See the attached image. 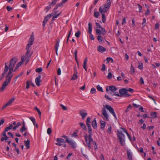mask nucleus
Returning <instances> with one entry per match:
<instances>
[{
    "mask_svg": "<svg viewBox=\"0 0 160 160\" xmlns=\"http://www.w3.org/2000/svg\"><path fill=\"white\" fill-rule=\"evenodd\" d=\"M106 109L109 111L110 112L114 117L116 118V115L115 113L113 108L109 105H103V108L101 110V113L102 115L103 116L104 119L106 121H108L109 120V116Z\"/></svg>",
    "mask_w": 160,
    "mask_h": 160,
    "instance_id": "f257e3e1",
    "label": "nucleus"
},
{
    "mask_svg": "<svg viewBox=\"0 0 160 160\" xmlns=\"http://www.w3.org/2000/svg\"><path fill=\"white\" fill-rule=\"evenodd\" d=\"M88 133L89 134L88 136L87 134L84 136L85 138V140L86 142L88 147V149L90 150L91 148V145H93L94 148L95 150L97 149L96 143L95 141H94L92 138V129L91 128H88Z\"/></svg>",
    "mask_w": 160,
    "mask_h": 160,
    "instance_id": "f03ea898",
    "label": "nucleus"
},
{
    "mask_svg": "<svg viewBox=\"0 0 160 160\" xmlns=\"http://www.w3.org/2000/svg\"><path fill=\"white\" fill-rule=\"evenodd\" d=\"M17 61V59L15 58H12L10 62L9 65V70L8 73V76L9 75H11L13 72V68L14 67Z\"/></svg>",
    "mask_w": 160,
    "mask_h": 160,
    "instance_id": "7ed1b4c3",
    "label": "nucleus"
},
{
    "mask_svg": "<svg viewBox=\"0 0 160 160\" xmlns=\"http://www.w3.org/2000/svg\"><path fill=\"white\" fill-rule=\"evenodd\" d=\"M8 76V74L6 77V80L3 82L2 87L0 89V91L3 92L6 88V86L8 85L10 82L11 78L12 77V75H9Z\"/></svg>",
    "mask_w": 160,
    "mask_h": 160,
    "instance_id": "20e7f679",
    "label": "nucleus"
},
{
    "mask_svg": "<svg viewBox=\"0 0 160 160\" xmlns=\"http://www.w3.org/2000/svg\"><path fill=\"white\" fill-rule=\"evenodd\" d=\"M118 89L114 86L111 85L106 88V91L112 96H115V93H117L116 91Z\"/></svg>",
    "mask_w": 160,
    "mask_h": 160,
    "instance_id": "39448f33",
    "label": "nucleus"
},
{
    "mask_svg": "<svg viewBox=\"0 0 160 160\" xmlns=\"http://www.w3.org/2000/svg\"><path fill=\"white\" fill-rule=\"evenodd\" d=\"M111 4L108 3L104 4L99 8V11L101 13L106 12L109 8Z\"/></svg>",
    "mask_w": 160,
    "mask_h": 160,
    "instance_id": "423d86ee",
    "label": "nucleus"
},
{
    "mask_svg": "<svg viewBox=\"0 0 160 160\" xmlns=\"http://www.w3.org/2000/svg\"><path fill=\"white\" fill-rule=\"evenodd\" d=\"M66 142L68 143V145L73 148H77V143L72 139L69 138L68 140H67Z\"/></svg>",
    "mask_w": 160,
    "mask_h": 160,
    "instance_id": "0eeeda50",
    "label": "nucleus"
},
{
    "mask_svg": "<svg viewBox=\"0 0 160 160\" xmlns=\"http://www.w3.org/2000/svg\"><path fill=\"white\" fill-rule=\"evenodd\" d=\"M117 137L119 138L121 145L124 146L125 144V136L124 135H119Z\"/></svg>",
    "mask_w": 160,
    "mask_h": 160,
    "instance_id": "6e6552de",
    "label": "nucleus"
},
{
    "mask_svg": "<svg viewBox=\"0 0 160 160\" xmlns=\"http://www.w3.org/2000/svg\"><path fill=\"white\" fill-rule=\"evenodd\" d=\"M96 34L98 35L97 39L99 42H102L103 40V38L101 36L102 34L101 30L99 29H97L96 30Z\"/></svg>",
    "mask_w": 160,
    "mask_h": 160,
    "instance_id": "1a4fd4ad",
    "label": "nucleus"
},
{
    "mask_svg": "<svg viewBox=\"0 0 160 160\" xmlns=\"http://www.w3.org/2000/svg\"><path fill=\"white\" fill-rule=\"evenodd\" d=\"M88 32L90 34V38L91 40H94V38L93 35L92 34V25L91 23L89 22L88 24Z\"/></svg>",
    "mask_w": 160,
    "mask_h": 160,
    "instance_id": "9d476101",
    "label": "nucleus"
},
{
    "mask_svg": "<svg viewBox=\"0 0 160 160\" xmlns=\"http://www.w3.org/2000/svg\"><path fill=\"white\" fill-rule=\"evenodd\" d=\"M79 114L82 117V119H84L88 115V113L86 110L84 109L80 110L79 111Z\"/></svg>",
    "mask_w": 160,
    "mask_h": 160,
    "instance_id": "9b49d317",
    "label": "nucleus"
},
{
    "mask_svg": "<svg viewBox=\"0 0 160 160\" xmlns=\"http://www.w3.org/2000/svg\"><path fill=\"white\" fill-rule=\"evenodd\" d=\"M95 24L97 27L98 28L101 29V30H100L101 32H102V35H105L107 32L105 30V29L102 28V26L98 22H96Z\"/></svg>",
    "mask_w": 160,
    "mask_h": 160,
    "instance_id": "f8f14e48",
    "label": "nucleus"
},
{
    "mask_svg": "<svg viewBox=\"0 0 160 160\" xmlns=\"http://www.w3.org/2000/svg\"><path fill=\"white\" fill-rule=\"evenodd\" d=\"M125 90V88H123L120 89L119 90V94L118 92H117V93H115V96H116L120 97L123 96Z\"/></svg>",
    "mask_w": 160,
    "mask_h": 160,
    "instance_id": "ddd939ff",
    "label": "nucleus"
},
{
    "mask_svg": "<svg viewBox=\"0 0 160 160\" xmlns=\"http://www.w3.org/2000/svg\"><path fill=\"white\" fill-rule=\"evenodd\" d=\"M8 64V62H6L5 63V66L4 72L2 74L1 76L0 77V81H1L3 78L5 74L7 72L8 70V67L7 65Z\"/></svg>",
    "mask_w": 160,
    "mask_h": 160,
    "instance_id": "4468645a",
    "label": "nucleus"
},
{
    "mask_svg": "<svg viewBox=\"0 0 160 160\" xmlns=\"http://www.w3.org/2000/svg\"><path fill=\"white\" fill-rule=\"evenodd\" d=\"M127 155L128 160H132V153L130 149L127 150Z\"/></svg>",
    "mask_w": 160,
    "mask_h": 160,
    "instance_id": "2eb2a0df",
    "label": "nucleus"
},
{
    "mask_svg": "<svg viewBox=\"0 0 160 160\" xmlns=\"http://www.w3.org/2000/svg\"><path fill=\"white\" fill-rule=\"evenodd\" d=\"M6 132H5V131H4L2 134V137L1 139V142L3 141L4 140L6 141L9 138L7 136Z\"/></svg>",
    "mask_w": 160,
    "mask_h": 160,
    "instance_id": "dca6fc26",
    "label": "nucleus"
},
{
    "mask_svg": "<svg viewBox=\"0 0 160 160\" xmlns=\"http://www.w3.org/2000/svg\"><path fill=\"white\" fill-rule=\"evenodd\" d=\"M41 78V76L39 75L38 77H37L35 80V82L37 85L38 86H39L40 85V78Z\"/></svg>",
    "mask_w": 160,
    "mask_h": 160,
    "instance_id": "f3484780",
    "label": "nucleus"
},
{
    "mask_svg": "<svg viewBox=\"0 0 160 160\" xmlns=\"http://www.w3.org/2000/svg\"><path fill=\"white\" fill-rule=\"evenodd\" d=\"M97 50L99 52L102 53L106 51V50L105 48L100 45H99L98 47Z\"/></svg>",
    "mask_w": 160,
    "mask_h": 160,
    "instance_id": "a211bd4d",
    "label": "nucleus"
},
{
    "mask_svg": "<svg viewBox=\"0 0 160 160\" xmlns=\"http://www.w3.org/2000/svg\"><path fill=\"white\" fill-rule=\"evenodd\" d=\"M100 122L101 128L102 130H103L106 126V123L104 121L102 120L100 121Z\"/></svg>",
    "mask_w": 160,
    "mask_h": 160,
    "instance_id": "6ab92c4d",
    "label": "nucleus"
},
{
    "mask_svg": "<svg viewBox=\"0 0 160 160\" xmlns=\"http://www.w3.org/2000/svg\"><path fill=\"white\" fill-rule=\"evenodd\" d=\"M15 98L12 97L11 98L10 100L6 104L7 106L10 105L12 102L14 101Z\"/></svg>",
    "mask_w": 160,
    "mask_h": 160,
    "instance_id": "aec40b11",
    "label": "nucleus"
},
{
    "mask_svg": "<svg viewBox=\"0 0 160 160\" xmlns=\"http://www.w3.org/2000/svg\"><path fill=\"white\" fill-rule=\"evenodd\" d=\"M88 61V58L87 57L86 58L84 59L83 62V68L87 72V64Z\"/></svg>",
    "mask_w": 160,
    "mask_h": 160,
    "instance_id": "412c9836",
    "label": "nucleus"
},
{
    "mask_svg": "<svg viewBox=\"0 0 160 160\" xmlns=\"http://www.w3.org/2000/svg\"><path fill=\"white\" fill-rule=\"evenodd\" d=\"M59 40H57V43H56V44L55 45V46L56 54L57 55H58V47L59 46Z\"/></svg>",
    "mask_w": 160,
    "mask_h": 160,
    "instance_id": "4be33fe9",
    "label": "nucleus"
},
{
    "mask_svg": "<svg viewBox=\"0 0 160 160\" xmlns=\"http://www.w3.org/2000/svg\"><path fill=\"white\" fill-rule=\"evenodd\" d=\"M92 125L93 127L96 129L97 128V124L95 118L92 122Z\"/></svg>",
    "mask_w": 160,
    "mask_h": 160,
    "instance_id": "5701e85b",
    "label": "nucleus"
},
{
    "mask_svg": "<svg viewBox=\"0 0 160 160\" xmlns=\"http://www.w3.org/2000/svg\"><path fill=\"white\" fill-rule=\"evenodd\" d=\"M30 141L28 140L24 141V145L27 148H30Z\"/></svg>",
    "mask_w": 160,
    "mask_h": 160,
    "instance_id": "b1692460",
    "label": "nucleus"
},
{
    "mask_svg": "<svg viewBox=\"0 0 160 160\" xmlns=\"http://www.w3.org/2000/svg\"><path fill=\"white\" fill-rule=\"evenodd\" d=\"M107 126L108 127V129L107 130V132L109 134H110L111 133L112 130V126L110 124H108L107 125Z\"/></svg>",
    "mask_w": 160,
    "mask_h": 160,
    "instance_id": "393cba45",
    "label": "nucleus"
},
{
    "mask_svg": "<svg viewBox=\"0 0 160 160\" xmlns=\"http://www.w3.org/2000/svg\"><path fill=\"white\" fill-rule=\"evenodd\" d=\"M61 13V12L57 14H54L52 13V16H53L52 18V20H54L55 19V18H57L60 15Z\"/></svg>",
    "mask_w": 160,
    "mask_h": 160,
    "instance_id": "a878e982",
    "label": "nucleus"
},
{
    "mask_svg": "<svg viewBox=\"0 0 160 160\" xmlns=\"http://www.w3.org/2000/svg\"><path fill=\"white\" fill-rule=\"evenodd\" d=\"M77 73L78 72H76V73H74L73 74L71 80H75L76 79L78 78Z\"/></svg>",
    "mask_w": 160,
    "mask_h": 160,
    "instance_id": "bb28decb",
    "label": "nucleus"
},
{
    "mask_svg": "<svg viewBox=\"0 0 160 160\" xmlns=\"http://www.w3.org/2000/svg\"><path fill=\"white\" fill-rule=\"evenodd\" d=\"M34 39V37L33 35L31 36L28 41V42L30 43H33V42Z\"/></svg>",
    "mask_w": 160,
    "mask_h": 160,
    "instance_id": "cd10ccee",
    "label": "nucleus"
},
{
    "mask_svg": "<svg viewBox=\"0 0 160 160\" xmlns=\"http://www.w3.org/2000/svg\"><path fill=\"white\" fill-rule=\"evenodd\" d=\"M77 50L76 49L74 51V54L75 56V60L76 61L77 65H79V63L77 59Z\"/></svg>",
    "mask_w": 160,
    "mask_h": 160,
    "instance_id": "c85d7f7f",
    "label": "nucleus"
},
{
    "mask_svg": "<svg viewBox=\"0 0 160 160\" xmlns=\"http://www.w3.org/2000/svg\"><path fill=\"white\" fill-rule=\"evenodd\" d=\"M22 63V62H18L16 65V67L15 69L13 70L14 72H15L17 69H18V68L21 66Z\"/></svg>",
    "mask_w": 160,
    "mask_h": 160,
    "instance_id": "c756f323",
    "label": "nucleus"
},
{
    "mask_svg": "<svg viewBox=\"0 0 160 160\" xmlns=\"http://www.w3.org/2000/svg\"><path fill=\"white\" fill-rule=\"evenodd\" d=\"M150 115L151 116V118H155L157 117V112H152L151 113Z\"/></svg>",
    "mask_w": 160,
    "mask_h": 160,
    "instance_id": "7c9ffc66",
    "label": "nucleus"
},
{
    "mask_svg": "<svg viewBox=\"0 0 160 160\" xmlns=\"http://www.w3.org/2000/svg\"><path fill=\"white\" fill-rule=\"evenodd\" d=\"M58 0H52V2H49V4H50L51 6H54L57 3Z\"/></svg>",
    "mask_w": 160,
    "mask_h": 160,
    "instance_id": "2f4dec72",
    "label": "nucleus"
},
{
    "mask_svg": "<svg viewBox=\"0 0 160 160\" xmlns=\"http://www.w3.org/2000/svg\"><path fill=\"white\" fill-rule=\"evenodd\" d=\"M56 141L58 143L65 142L64 139L61 138H57L56 139Z\"/></svg>",
    "mask_w": 160,
    "mask_h": 160,
    "instance_id": "473e14b6",
    "label": "nucleus"
},
{
    "mask_svg": "<svg viewBox=\"0 0 160 160\" xmlns=\"http://www.w3.org/2000/svg\"><path fill=\"white\" fill-rule=\"evenodd\" d=\"M102 14V21L103 22L105 23L106 21V17L104 13H101Z\"/></svg>",
    "mask_w": 160,
    "mask_h": 160,
    "instance_id": "72a5a7b5",
    "label": "nucleus"
},
{
    "mask_svg": "<svg viewBox=\"0 0 160 160\" xmlns=\"http://www.w3.org/2000/svg\"><path fill=\"white\" fill-rule=\"evenodd\" d=\"M131 96V95L128 92L127 90L126 89L125 92H124V95L125 97H129Z\"/></svg>",
    "mask_w": 160,
    "mask_h": 160,
    "instance_id": "f704fd0d",
    "label": "nucleus"
},
{
    "mask_svg": "<svg viewBox=\"0 0 160 160\" xmlns=\"http://www.w3.org/2000/svg\"><path fill=\"white\" fill-rule=\"evenodd\" d=\"M35 109L36 110L38 113V114L39 115V118H41V112L40 111V110L38 109L37 107H35Z\"/></svg>",
    "mask_w": 160,
    "mask_h": 160,
    "instance_id": "c9c22d12",
    "label": "nucleus"
},
{
    "mask_svg": "<svg viewBox=\"0 0 160 160\" xmlns=\"http://www.w3.org/2000/svg\"><path fill=\"white\" fill-rule=\"evenodd\" d=\"M51 8V6L49 4L48 6L46 7L44 9L45 12H47Z\"/></svg>",
    "mask_w": 160,
    "mask_h": 160,
    "instance_id": "e433bc0d",
    "label": "nucleus"
},
{
    "mask_svg": "<svg viewBox=\"0 0 160 160\" xmlns=\"http://www.w3.org/2000/svg\"><path fill=\"white\" fill-rule=\"evenodd\" d=\"M130 72L132 74H134L135 72L134 69L132 65H131L130 68Z\"/></svg>",
    "mask_w": 160,
    "mask_h": 160,
    "instance_id": "4c0bfd02",
    "label": "nucleus"
},
{
    "mask_svg": "<svg viewBox=\"0 0 160 160\" xmlns=\"http://www.w3.org/2000/svg\"><path fill=\"white\" fill-rule=\"evenodd\" d=\"M95 9H94V16L95 18H98L99 16V15L100 13L99 12H95Z\"/></svg>",
    "mask_w": 160,
    "mask_h": 160,
    "instance_id": "58836bf2",
    "label": "nucleus"
},
{
    "mask_svg": "<svg viewBox=\"0 0 160 160\" xmlns=\"http://www.w3.org/2000/svg\"><path fill=\"white\" fill-rule=\"evenodd\" d=\"M97 89L99 91L103 92V90L102 87H101L99 85H98V86H97Z\"/></svg>",
    "mask_w": 160,
    "mask_h": 160,
    "instance_id": "ea45409f",
    "label": "nucleus"
},
{
    "mask_svg": "<svg viewBox=\"0 0 160 160\" xmlns=\"http://www.w3.org/2000/svg\"><path fill=\"white\" fill-rule=\"evenodd\" d=\"M48 20V19H47L45 17L44 18V20L42 22V26L43 27L45 26V25L47 23Z\"/></svg>",
    "mask_w": 160,
    "mask_h": 160,
    "instance_id": "a19ab883",
    "label": "nucleus"
},
{
    "mask_svg": "<svg viewBox=\"0 0 160 160\" xmlns=\"http://www.w3.org/2000/svg\"><path fill=\"white\" fill-rule=\"evenodd\" d=\"M81 34V32L80 31H78V32H76L75 35L77 38H79L80 37Z\"/></svg>",
    "mask_w": 160,
    "mask_h": 160,
    "instance_id": "79ce46f5",
    "label": "nucleus"
},
{
    "mask_svg": "<svg viewBox=\"0 0 160 160\" xmlns=\"http://www.w3.org/2000/svg\"><path fill=\"white\" fill-rule=\"evenodd\" d=\"M106 60L107 61V63H108L110 61H111L112 62H113V59L110 57L107 58Z\"/></svg>",
    "mask_w": 160,
    "mask_h": 160,
    "instance_id": "37998d69",
    "label": "nucleus"
},
{
    "mask_svg": "<svg viewBox=\"0 0 160 160\" xmlns=\"http://www.w3.org/2000/svg\"><path fill=\"white\" fill-rule=\"evenodd\" d=\"M132 107V106L129 104L127 108V109L125 110V112H128L131 109Z\"/></svg>",
    "mask_w": 160,
    "mask_h": 160,
    "instance_id": "c03bdc74",
    "label": "nucleus"
},
{
    "mask_svg": "<svg viewBox=\"0 0 160 160\" xmlns=\"http://www.w3.org/2000/svg\"><path fill=\"white\" fill-rule=\"evenodd\" d=\"M31 81H27L26 83V88L27 89H28L29 88V86L31 84Z\"/></svg>",
    "mask_w": 160,
    "mask_h": 160,
    "instance_id": "a18cd8bd",
    "label": "nucleus"
},
{
    "mask_svg": "<svg viewBox=\"0 0 160 160\" xmlns=\"http://www.w3.org/2000/svg\"><path fill=\"white\" fill-rule=\"evenodd\" d=\"M26 128L25 127H22L20 129V131L21 132H23L25 131L26 130Z\"/></svg>",
    "mask_w": 160,
    "mask_h": 160,
    "instance_id": "49530a36",
    "label": "nucleus"
},
{
    "mask_svg": "<svg viewBox=\"0 0 160 160\" xmlns=\"http://www.w3.org/2000/svg\"><path fill=\"white\" fill-rule=\"evenodd\" d=\"M80 125L81 127L84 129H86V126L82 122L80 123Z\"/></svg>",
    "mask_w": 160,
    "mask_h": 160,
    "instance_id": "de8ad7c7",
    "label": "nucleus"
},
{
    "mask_svg": "<svg viewBox=\"0 0 160 160\" xmlns=\"http://www.w3.org/2000/svg\"><path fill=\"white\" fill-rule=\"evenodd\" d=\"M95 92H96V89L94 88H92L90 91L91 93L92 94H94L95 93Z\"/></svg>",
    "mask_w": 160,
    "mask_h": 160,
    "instance_id": "09e8293b",
    "label": "nucleus"
},
{
    "mask_svg": "<svg viewBox=\"0 0 160 160\" xmlns=\"http://www.w3.org/2000/svg\"><path fill=\"white\" fill-rule=\"evenodd\" d=\"M78 136V135L77 134V133H76V132H73L72 134L71 135V137H74V138H77Z\"/></svg>",
    "mask_w": 160,
    "mask_h": 160,
    "instance_id": "8fccbe9b",
    "label": "nucleus"
},
{
    "mask_svg": "<svg viewBox=\"0 0 160 160\" xmlns=\"http://www.w3.org/2000/svg\"><path fill=\"white\" fill-rule=\"evenodd\" d=\"M31 54L30 53V52H28V53H27V52H26L25 56L27 57L28 58H29L31 57Z\"/></svg>",
    "mask_w": 160,
    "mask_h": 160,
    "instance_id": "3c124183",
    "label": "nucleus"
},
{
    "mask_svg": "<svg viewBox=\"0 0 160 160\" xmlns=\"http://www.w3.org/2000/svg\"><path fill=\"white\" fill-rule=\"evenodd\" d=\"M108 79H111L112 77V74L110 72H109L108 75L107 76Z\"/></svg>",
    "mask_w": 160,
    "mask_h": 160,
    "instance_id": "603ef678",
    "label": "nucleus"
},
{
    "mask_svg": "<svg viewBox=\"0 0 160 160\" xmlns=\"http://www.w3.org/2000/svg\"><path fill=\"white\" fill-rule=\"evenodd\" d=\"M52 130L50 128H48L47 130V132L48 134H49V135L50 134L52 133Z\"/></svg>",
    "mask_w": 160,
    "mask_h": 160,
    "instance_id": "864d4df0",
    "label": "nucleus"
},
{
    "mask_svg": "<svg viewBox=\"0 0 160 160\" xmlns=\"http://www.w3.org/2000/svg\"><path fill=\"white\" fill-rule=\"evenodd\" d=\"M42 68H37L36 69L35 71L36 72H40L42 71Z\"/></svg>",
    "mask_w": 160,
    "mask_h": 160,
    "instance_id": "5fc2aeb1",
    "label": "nucleus"
},
{
    "mask_svg": "<svg viewBox=\"0 0 160 160\" xmlns=\"http://www.w3.org/2000/svg\"><path fill=\"white\" fill-rule=\"evenodd\" d=\"M52 16V13L51 14H49L46 17H45L47 19H48V20L51 18V17Z\"/></svg>",
    "mask_w": 160,
    "mask_h": 160,
    "instance_id": "6e6d98bb",
    "label": "nucleus"
},
{
    "mask_svg": "<svg viewBox=\"0 0 160 160\" xmlns=\"http://www.w3.org/2000/svg\"><path fill=\"white\" fill-rule=\"evenodd\" d=\"M62 138H64L65 139V142H67V140H68L69 139V138H68V137L65 135H63L62 136Z\"/></svg>",
    "mask_w": 160,
    "mask_h": 160,
    "instance_id": "4d7b16f0",
    "label": "nucleus"
},
{
    "mask_svg": "<svg viewBox=\"0 0 160 160\" xmlns=\"http://www.w3.org/2000/svg\"><path fill=\"white\" fill-rule=\"evenodd\" d=\"M132 27L133 28H134L135 26V21L134 20V18L132 19Z\"/></svg>",
    "mask_w": 160,
    "mask_h": 160,
    "instance_id": "13d9d810",
    "label": "nucleus"
},
{
    "mask_svg": "<svg viewBox=\"0 0 160 160\" xmlns=\"http://www.w3.org/2000/svg\"><path fill=\"white\" fill-rule=\"evenodd\" d=\"M27 58H28L27 57L25 56L22 57L21 58V62H23L25 60H26Z\"/></svg>",
    "mask_w": 160,
    "mask_h": 160,
    "instance_id": "bf43d9fd",
    "label": "nucleus"
},
{
    "mask_svg": "<svg viewBox=\"0 0 160 160\" xmlns=\"http://www.w3.org/2000/svg\"><path fill=\"white\" fill-rule=\"evenodd\" d=\"M106 66L104 64H103L102 66V68L101 70L102 71H104L105 70Z\"/></svg>",
    "mask_w": 160,
    "mask_h": 160,
    "instance_id": "052dcab7",
    "label": "nucleus"
},
{
    "mask_svg": "<svg viewBox=\"0 0 160 160\" xmlns=\"http://www.w3.org/2000/svg\"><path fill=\"white\" fill-rule=\"evenodd\" d=\"M146 24V20L145 18H144L143 19V21L142 22V24L143 25V26L144 27L145 26Z\"/></svg>",
    "mask_w": 160,
    "mask_h": 160,
    "instance_id": "680f3d73",
    "label": "nucleus"
},
{
    "mask_svg": "<svg viewBox=\"0 0 160 160\" xmlns=\"http://www.w3.org/2000/svg\"><path fill=\"white\" fill-rule=\"evenodd\" d=\"M137 5L138 6V8L139 12H141V11H142V7L140 4H138Z\"/></svg>",
    "mask_w": 160,
    "mask_h": 160,
    "instance_id": "e2e57ef3",
    "label": "nucleus"
},
{
    "mask_svg": "<svg viewBox=\"0 0 160 160\" xmlns=\"http://www.w3.org/2000/svg\"><path fill=\"white\" fill-rule=\"evenodd\" d=\"M86 123H91V118L89 117H88L86 121Z\"/></svg>",
    "mask_w": 160,
    "mask_h": 160,
    "instance_id": "0e129e2a",
    "label": "nucleus"
},
{
    "mask_svg": "<svg viewBox=\"0 0 160 160\" xmlns=\"http://www.w3.org/2000/svg\"><path fill=\"white\" fill-rule=\"evenodd\" d=\"M60 106L63 110H67V108L64 105H63L62 104H61L60 105Z\"/></svg>",
    "mask_w": 160,
    "mask_h": 160,
    "instance_id": "69168bd1",
    "label": "nucleus"
},
{
    "mask_svg": "<svg viewBox=\"0 0 160 160\" xmlns=\"http://www.w3.org/2000/svg\"><path fill=\"white\" fill-rule=\"evenodd\" d=\"M7 9L8 11H10V10L13 9V8L10 7L8 6L7 7Z\"/></svg>",
    "mask_w": 160,
    "mask_h": 160,
    "instance_id": "338daca9",
    "label": "nucleus"
},
{
    "mask_svg": "<svg viewBox=\"0 0 160 160\" xmlns=\"http://www.w3.org/2000/svg\"><path fill=\"white\" fill-rule=\"evenodd\" d=\"M140 82L141 84H143L144 83V82L143 79L142 77L141 78H140Z\"/></svg>",
    "mask_w": 160,
    "mask_h": 160,
    "instance_id": "774afa93",
    "label": "nucleus"
}]
</instances>
